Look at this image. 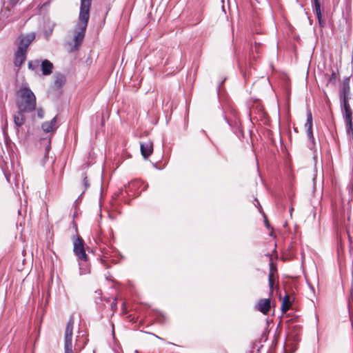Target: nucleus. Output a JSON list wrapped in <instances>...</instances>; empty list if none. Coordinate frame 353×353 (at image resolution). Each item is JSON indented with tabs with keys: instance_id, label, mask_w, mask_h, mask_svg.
Wrapping results in <instances>:
<instances>
[{
	"instance_id": "nucleus-26",
	"label": "nucleus",
	"mask_w": 353,
	"mask_h": 353,
	"mask_svg": "<svg viewBox=\"0 0 353 353\" xmlns=\"http://www.w3.org/2000/svg\"><path fill=\"white\" fill-rule=\"evenodd\" d=\"M19 1V0H10V2L12 6H15Z\"/></svg>"
},
{
	"instance_id": "nucleus-3",
	"label": "nucleus",
	"mask_w": 353,
	"mask_h": 353,
	"mask_svg": "<svg viewBox=\"0 0 353 353\" xmlns=\"http://www.w3.org/2000/svg\"><path fill=\"white\" fill-rule=\"evenodd\" d=\"M16 104L21 112H31L36 108V97L29 87H22L17 91Z\"/></svg>"
},
{
	"instance_id": "nucleus-28",
	"label": "nucleus",
	"mask_w": 353,
	"mask_h": 353,
	"mask_svg": "<svg viewBox=\"0 0 353 353\" xmlns=\"http://www.w3.org/2000/svg\"><path fill=\"white\" fill-rule=\"evenodd\" d=\"M147 185H145L144 188L141 190H145L146 189Z\"/></svg>"
},
{
	"instance_id": "nucleus-23",
	"label": "nucleus",
	"mask_w": 353,
	"mask_h": 353,
	"mask_svg": "<svg viewBox=\"0 0 353 353\" xmlns=\"http://www.w3.org/2000/svg\"><path fill=\"white\" fill-rule=\"evenodd\" d=\"M51 148V145H50V139L48 140V145L46 148V154H45V157L46 158L47 156L48 155V153H49V151Z\"/></svg>"
},
{
	"instance_id": "nucleus-21",
	"label": "nucleus",
	"mask_w": 353,
	"mask_h": 353,
	"mask_svg": "<svg viewBox=\"0 0 353 353\" xmlns=\"http://www.w3.org/2000/svg\"><path fill=\"white\" fill-rule=\"evenodd\" d=\"M313 4V10L321 8V4L319 0H312Z\"/></svg>"
},
{
	"instance_id": "nucleus-1",
	"label": "nucleus",
	"mask_w": 353,
	"mask_h": 353,
	"mask_svg": "<svg viewBox=\"0 0 353 353\" xmlns=\"http://www.w3.org/2000/svg\"><path fill=\"white\" fill-rule=\"evenodd\" d=\"M92 0H81L78 22L74 29V48L77 50L83 41L88 21Z\"/></svg>"
},
{
	"instance_id": "nucleus-6",
	"label": "nucleus",
	"mask_w": 353,
	"mask_h": 353,
	"mask_svg": "<svg viewBox=\"0 0 353 353\" xmlns=\"http://www.w3.org/2000/svg\"><path fill=\"white\" fill-rule=\"evenodd\" d=\"M74 252L79 260L86 262L88 256L84 248V241L83 239L79 236L74 240Z\"/></svg>"
},
{
	"instance_id": "nucleus-17",
	"label": "nucleus",
	"mask_w": 353,
	"mask_h": 353,
	"mask_svg": "<svg viewBox=\"0 0 353 353\" xmlns=\"http://www.w3.org/2000/svg\"><path fill=\"white\" fill-rule=\"evenodd\" d=\"M143 185V182L141 181H140V180H134V181H131L128 184V188L130 189V192H132L133 189H136V188H140Z\"/></svg>"
},
{
	"instance_id": "nucleus-15",
	"label": "nucleus",
	"mask_w": 353,
	"mask_h": 353,
	"mask_svg": "<svg viewBox=\"0 0 353 353\" xmlns=\"http://www.w3.org/2000/svg\"><path fill=\"white\" fill-rule=\"evenodd\" d=\"M313 12H314V14H316L317 19H318V23L319 24V26L321 27H324L325 26V21L323 19V17H322V11H321V8H318V9H314L313 10Z\"/></svg>"
},
{
	"instance_id": "nucleus-22",
	"label": "nucleus",
	"mask_w": 353,
	"mask_h": 353,
	"mask_svg": "<svg viewBox=\"0 0 353 353\" xmlns=\"http://www.w3.org/2000/svg\"><path fill=\"white\" fill-rule=\"evenodd\" d=\"M80 265V274H85L86 273H88L89 272L88 270V268H83V265H81V263L79 264Z\"/></svg>"
},
{
	"instance_id": "nucleus-11",
	"label": "nucleus",
	"mask_w": 353,
	"mask_h": 353,
	"mask_svg": "<svg viewBox=\"0 0 353 353\" xmlns=\"http://www.w3.org/2000/svg\"><path fill=\"white\" fill-rule=\"evenodd\" d=\"M41 128L45 132H54L58 128L57 117H54L50 121L43 122Z\"/></svg>"
},
{
	"instance_id": "nucleus-7",
	"label": "nucleus",
	"mask_w": 353,
	"mask_h": 353,
	"mask_svg": "<svg viewBox=\"0 0 353 353\" xmlns=\"http://www.w3.org/2000/svg\"><path fill=\"white\" fill-rule=\"evenodd\" d=\"M312 126H313L312 114L311 111L310 110H308L307 111V119H306V122L305 123V128L306 130L307 139H309L310 143L309 148L311 150H312L315 145V140H314V137L313 135Z\"/></svg>"
},
{
	"instance_id": "nucleus-13",
	"label": "nucleus",
	"mask_w": 353,
	"mask_h": 353,
	"mask_svg": "<svg viewBox=\"0 0 353 353\" xmlns=\"http://www.w3.org/2000/svg\"><path fill=\"white\" fill-rule=\"evenodd\" d=\"M25 112H21L20 110H18L17 114L14 115V123L17 130L24 124L26 119L24 116Z\"/></svg>"
},
{
	"instance_id": "nucleus-19",
	"label": "nucleus",
	"mask_w": 353,
	"mask_h": 353,
	"mask_svg": "<svg viewBox=\"0 0 353 353\" xmlns=\"http://www.w3.org/2000/svg\"><path fill=\"white\" fill-rule=\"evenodd\" d=\"M268 283L269 287L270 289V293H272L273 290V285H274V279H273V273H272V267H270V272L268 276Z\"/></svg>"
},
{
	"instance_id": "nucleus-4",
	"label": "nucleus",
	"mask_w": 353,
	"mask_h": 353,
	"mask_svg": "<svg viewBox=\"0 0 353 353\" xmlns=\"http://www.w3.org/2000/svg\"><path fill=\"white\" fill-rule=\"evenodd\" d=\"M34 39L35 34L34 32L19 36L18 48L14 53V63L16 67L20 68L26 61L28 48Z\"/></svg>"
},
{
	"instance_id": "nucleus-18",
	"label": "nucleus",
	"mask_w": 353,
	"mask_h": 353,
	"mask_svg": "<svg viewBox=\"0 0 353 353\" xmlns=\"http://www.w3.org/2000/svg\"><path fill=\"white\" fill-rule=\"evenodd\" d=\"M336 79L337 76L334 70L332 71V74L329 76L326 85L328 86L329 85H335L336 83Z\"/></svg>"
},
{
	"instance_id": "nucleus-20",
	"label": "nucleus",
	"mask_w": 353,
	"mask_h": 353,
	"mask_svg": "<svg viewBox=\"0 0 353 353\" xmlns=\"http://www.w3.org/2000/svg\"><path fill=\"white\" fill-rule=\"evenodd\" d=\"M83 185H84L85 189H87L88 188L90 187V183H89L88 177H87L85 174H83Z\"/></svg>"
},
{
	"instance_id": "nucleus-24",
	"label": "nucleus",
	"mask_w": 353,
	"mask_h": 353,
	"mask_svg": "<svg viewBox=\"0 0 353 353\" xmlns=\"http://www.w3.org/2000/svg\"><path fill=\"white\" fill-rule=\"evenodd\" d=\"M37 115L39 118H43V111L41 109L37 110Z\"/></svg>"
},
{
	"instance_id": "nucleus-5",
	"label": "nucleus",
	"mask_w": 353,
	"mask_h": 353,
	"mask_svg": "<svg viewBox=\"0 0 353 353\" xmlns=\"http://www.w3.org/2000/svg\"><path fill=\"white\" fill-rule=\"evenodd\" d=\"M74 323V316H70L65 330L64 353H72V335Z\"/></svg>"
},
{
	"instance_id": "nucleus-14",
	"label": "nucleus",
	"mask_w": 353,
	"mask_h": 353,
	"mask_svg": "<svg viewBox=\"0 0 353 353\" xmlns=\"http://www.w3.org/2000/svg\"><path fill=\"white\" fill-rule=\"evenodd\" d=\"M292 302L289 295L286 294L282 301L281 310L283 313L286 312L291 307Z\"/></svg>"
},
{
	"instance_id": "nucleus-16",
	"label": "nucleus",
	"mask_w": 353,
	"mask_h": 353,
	"mask_svg": "<svg viewBox=\"0 0 353 353\" xmlns=\"http://www.w3.org/2000/svg\"><path fill=\"white\" fill-rule=\"evenodd\" d=\"M40 65L41 62L39 60H32L28 62V68L32 71H37Z\"/></svg>"
},
{
	"instance_id": "nucleus-8",
	"label": "nucleus",
	"mask_w": 353,
	"mask_h": 353,
	"mask_svg": "<svg viewBox=\"0 0 353 353\" xmlns=\"http://www.w3.org/2000/svg\"><path fill=\"white\" fill-rule=\"evenodd\" d=\"M66 83V77L61 72H56L54 75V83L51 88L52 91L58 94L61 93V90Z\"/></svg>"
},
{
	"instance_id": "nucleus-9",
	"label": "nucleus",
	"mask_w": 353,
	"mask_h": 353,
	"mask_svg": "<svg viewBox=\"0 0 353 353\" xmlns=\"http://www.w3.org/2000/svg\"><path fill=\"white\" fill-rule=\"evenodd\" d=\"M140 148L144 159H148L153 152V143L151 141L141 143Z\"/></svg>"
},
{
	"instance_id": "nucleus-12",
	"label": "nucleus",
	"mask_w": 353,
	"mask_h": 353,
	"mask_svg": "<svg viewBox=\"0 0 353 353\" xmlns=\"http://www.w3.org/2000/svg\"><path fill=\"white\" fill-rule=\"evenodd\" d=\"M41 69L44 76H48L52 72L54 68L53 63L48 59H44L41 62Z\"/></svg>"
},
{
	"instance_id": "nucleus-27",
	"label": "nucleus",
	"mask_w": 353,
	"mask_h": 353,
	"mask_svg": "<svg viewBox=\"0 0 353 353\" xmlns=\"http://www.w3.org/2000/svg\"><path fill=\"white\" fill-rule=\"evenodd\" d=\"M111 307H112V309H113V310H116V308H117V303H116V302H113V303L111 304Z\"/></svg>"
},
{
	"instance_id": "nucleus-10",
	"label": "nucleus",
	"mask_w": 353,
	"mask_h": 353,
	"mask_svg": "<svg viewBox=\"0 0 353 353\" xmlns=\"http://www.w3.org/2000/svg\"><path fill=\"white\" fill-rule=\"evenodd\" d=\"M271 308V303L270 299H261L256 305V309L263 314H267Z\"/></svg>"
},
{
	"instance_id": "nucleus-2",
	"label": "nucleus",
	"mask_w": 353,
	"mask_h": 353,
	"mask_svg": "<svg viewBox=\"0 0 353 353\" xmlns=\"http://www.w3.org/2000/svg\"><path fill=\"white\" fill-rule=\"evenodd\" d=\"M339 94L341 110L345 112L344 121L347 134H353L352 112L349 103V100L350 99V77L343 79Z\"/></svg>"
},
{
	"instance_id": "nucleus-25",
	"label": "nucleus",
	"mask_w": 353,
	"mask_h": 353,
	"mask_svg": "<svg viewBox=\"0 0 353 353\" xmlns=\"http://www.w3.org/2000/svg\"><path fill=\"white\" fill-rule=\"evenodd\" d=\"M259 47H260V43H255L254 50L256 53H259Z\"/></svg>"
}]
</instances>
